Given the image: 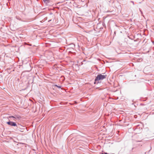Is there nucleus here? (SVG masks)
<instances>
[{"mask_svg": "<svg viewBox=\"0 0 154 154\" xmlns=\"http://www.w3.org/2000/svg\"><path fill=\"white\" fill-rule=\"evenodd\" d=\"M106 76V75H102L101 74L98 75L94 80V84L98 83L99 82H97L98 81L105 79Z\"/></svg>", "mask_w": 154, "mask_h": 154, "instance_id": "obj_1", "label": "nucleus"}, {"mask_svg": "<svg viewBox=\"0 0 154 154\" xmlns=\"http://www.w3.org/2000/svg\"><path fill=\"white\" fill-rule=\"evenodd\" d=\"M26 129L25 127L23 126L20 125H17L16 128L17 131H19L21 132H23L24 131L23 130Z\"/></svg>", "mask_w": 154, "mask_h": 154, "instance_id": "obj_2", "label": "nucleus"}, {"mask_svg": "<svg viewBox=\"0 0 154 154\" xmlns=\"http://www.w3.org/2000/svg\"><path fill=\"white\" fill-rule=\"evenodd\" d=\"M7 124L8 125L12 126H16L17 127V125L15 122L10 121L7 122Z\"/></svg>", "mask_w": 154, "mask_h": 154, "instance_id": "obj_3", "label": "nucleus"}, {"mask_svg": "<svg viewBox=\"0 0 154 154\" xmlns=\"http://www.w3.org/2000/svg\"><path fill=\"white\" fill-rule=\"evenodd\" d=\"M9 118H13L15 119H21V117L18 115H15V116H10L9 117Z\"/></svg>", "mask_w": 154, "mask_h": 154, "instance_id": "obj_4", "label": "nucleus"}, {"mask_svg": "<svg viewBox=\"0 0 154 154\" xmlns=\"http://www.w3.org/2000/svg\"><path fill=\"white\" fill-rule=\"evenodd\" d=\"M44 2L47 4L49 3V0H43Z\"/></svg>", "mask_w": 154, "mask_h": 154, "instance_id": "obj_5", "label": "nucleus"}, {"mask_svg": "<svg viewBox=\"0 0 154 154\" xmlns=\"http://www.w3.org/2000/svg\"><path fill=\"white\" fill-rule=\"evenodd\" d=\"M50 16H51V17H52V18H54V15L53 14V13H50Z\"/></svg>", "mask_w": 154, "mask_h": 154, "instance_id": "obj_6", "label": "nucleus"}, {"mask_svg": "<svg viewBox=\"0 0 154 154\" xmlns=\"http://www.w3.org/2000/svg\"><path fill=\"white\" fill-rule=\"evenodd\" d=\"M56 86L57 87H58V88H61V86H57V85H56Z\"/></svg>", "mask_w": 154, "mask_h": 154, "instance_id": "obj_7", "label": "nucleus"}, {"mask_svg": "<svg viewBox=\"0 0 154 154\" xmlns=\"http://www.w3.org/2000/svg\"><path fill=\"white\" fill-rule=\"evenodd\" d=\"M131 2H132V3H133V5H134V2H133V1H131Z\"/></svg>", "mask_w": 154, "mask_h": 154, "instance_id": "obj_8", "label": "nucleus"}, {"mask_svg": "<svg viewBox=\"0 0 154 154\" xmlns=\"http://www.w3.org/2000/svg\"><path fill=\"white\" fill-rule=\"evenodd\" d=\"M152 43H153V45H154V41H152Z\"/></svg>", "mask_w": 154, "mask_h": 154, "instance_id": "obj_9", "label": "nucleus"}, {"mask_svg": "<svg viewBox=\"0 0 154 154\" xmlns=\"http://www.w3.org/2000/svg\"><path fill=\"white\" fill-rule=\"evenodd\" d=\"M51 20V19L50 20H49L48 21V22H50Z\"/></svg>", "mask_w": 154, "mask_h": 154, "instance_id": "obj_10", "label": "nucleus"}, {"mask_svg": "<svg viewBox=\"0 0 154 154\" xmlns=\"http://www.w3.org/2000/svg\"><path fill=\"white\" fill-rule=\"evenodd\" d=\"M141 12V14H142H142H143V12H142V11H141V12Z\"/></svg>", "mask_w": 154, "mask_h": 154, "instance_id": "obj_11", "label": "nucleus"}, {"mask_svg": "<svg viewBox=\"0 0 154 154\" xmlns=\"http://www.w3.org/2000/svg\"><path fill=\"white\" fill-rule=\"evenodd\" d=\"M101 154H104L103 153H102ZM105 154H108L107 153H105Z\"/></svg>", "mask_w": 154, "mask_h": 154, "instance_id": "obj_12", "label": "nucleus"}, {"mask_svg": "<svg viewBox=\"0 0 154 154\" xmlns=\"http://www.w3.org/2000/svg\"><path fill=\"white\" fill-rule=\"evenodd\" d=\"M139 10L140 12H141V11H142L140 8L139 9Z\"/></svg>", "mask_w": 154, "mask_h": 154, "instance_id": "obj_13", "label": "nucleus"}]
</instances>
